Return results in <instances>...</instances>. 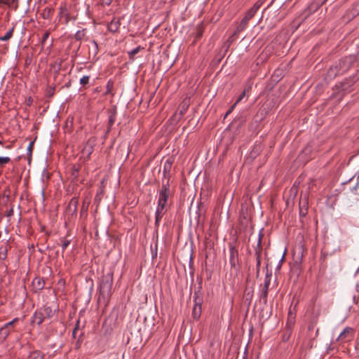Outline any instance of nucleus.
I'll use <instances>...</instances> for the list:
<instances>
[{"instance_id": "43", "label": "nucleus", "mask_w": 359, "mask_h": 359, "mask_svg": "<svg viewBox=\"0 0 359 359\" xmlns=\"http://www.w3.org/2000/svg\"><path fill=\"white\" fill-rule=\"evenodd\" d=\"M11 161L9 157H0V166L3 167L5 164L8 163Z\"/></svg>"}, {"instance_id": "6", "label": "nucleus", "mask_w": 359, "mask_h": 359, "mask_svg": "<svg viewBox=\"0 0 359 359\" xmlns=\"http://www.w3.org/2000/svg\"><path fill=\"white\" fill-rule=\"evenodd\" d=\"M353 63V60L351 57H346L344 58L341 59L339 61V63L337 66H338V69L341 73V74L346 72L351 67Z\"/></svg>"}, {"instance_id": "12", "label": "nucleus", "mask_w": 359, "mask_h": 359, "mask_svg": "<svg viewBox=\"0 0 359 359\" xmlns=\"http://www.w3.org/2000/svg\"><path fill=\"white\" fill-rule=\"evenodd\" d=\"M353 334V329L350 327H346L339 334L338 340L344 341L349 340Z\"/></svg>"}, {"instance_id": "52", "label": "nucleus", "mask_w": 359, "mask_h": 359, "mask_svg": "<svg viewBox=\"0 0 359 359\" xmlns=\"http://www.w3.org/2000/svg\"><path fill=\"white\" fill-rule=\"evenodd\" d=\"M236 106H234V104L230 107V109L226 111L224 117H226L228 115H229L232 111L233 110V109L235 108Z\"/></svg>"}, {"instance_id": "48", "label": "nucleus", "mask_w": 359, "mask_h": 359, "mask_svg": "<svg viewBox=\"0 0 359 359\" xmlns=\"http://www.w3.org/2000/svg\"><path fill=\"white\" fill-rule=\"evenodd\" d=\"M284 260H285V253L282 255L281 259H280L279 263H278V266H276L277 270L280 269V268L282 266V264Z\"/></svg>"}, {"instance_id": "22", "label": "nucleus", "mask_w": 359, "mask_h": 359, "mask_svg": "<svg viewBox=\"0 0 359 359\" xmlns=\"http://www.w3.org/2000/svg\"><path fill=\"white\" fill-rule=\"evenodd\" d=\"M341 74L338 69V66L331 67L327 72V77L330 79L335 78L337 75Z\"/></svg>"}, {"instance_id": "32", "label": "nucleus", "mask_w": 359, "mask_h": 359, "mask_svg": "<svg viewBox=\"0 0 359 359\" xmlns=\"http://www.w3.org/2000/svg\"><path fill=\"white\" fill-rule=\"evenodd\" d=\"M90 79V76H83L82 78H81L80 84L82 86L83 89H87L88 88Z\"/></svg>"}, {"instance_id": "59", "label": "nucleus", "mask_w": 359, "mask_h": 359, "mask_svg": "<svg viewBox=\"0 0 359 359\" xmlns=\"http://www.w3.org/2000/svg\"><path fill=\"white\" fill-rule=\"evenodd\" d=\"M70 86H71L70 82H69V83H67L66 84V86H67V87H69Z\"/></svg>"}, {"instance_id": "54", "label": "nucleus", "mask_w": 359, "mask_h": 359, "mask_svg": "<svg viewBox=\"0 0 359 359\" xmlns=\"http://www.w3.org/2000/svg\"><path fill=\"white\" fill-rule=\"evenodd\" d=\"M0 4L10 6V1L9 0H0Z\"/></svg>"}, {"instance_id": "18", "label": "nucleus", "mask_w": 359, "mask_h": 359, "mask_svg": "<svg viewBox=\"0 0 359 359\" xmlns=\"http://www.w3.org/2000/svg\"><path fill=\"white\" fill-rule=\"evenodd\" d=\"M39 310H42L45 318L48 319L51 318L55 313V309H53L50 306H48L47 304L44 305L43 307L41 308Z\"/></svg>"}, {"instance_id": "13", "label": "nucleus", "mask_w": 359, "mask_h": 359, "mask_svg": "<svg viewBox=\"0 0 359 359\" xmlns=\"http://www.w3.org/2000/svg\"><path fill=\"white\" fill-rule=\"evenodd\" d=\"M45 285V282L42 278L36 277L34 278L32 283V289L34 292H36L39 290L43 289Z\"/></svg>"}, {"instance_id": "39", "label": "nucleus", "mask_w": 359, "mask_h": 359, "mask_svg": "<svg viewBox=\"0 0 359 359\" xmlns=\"http://www.w3.org/2000/svg\"><path fill=\"white\" fill-rule=\"evenodd\" d=\"M203 34V27L202 24L199 25L196 28V39H199L202 37Z\"/></svg>"}, {"instance_id": "8", "label": "nucleus", "mask_w": 359, "mask_h": 359, "mask_svg": "<svg viewBox=\"0 0 359 359\" xmlns=\"http://www.w3.org/2000/svg\"><path fill=\"white\" fill-rule=\"evenodd\" d=\"M271 273H269L268 271L266 272L265 276L264 284L262 290L261 297L263 299L265 303L267 302L268 291L271 283Z\"/></svg>"}, {"instance_id": "3", "label": "nucleus", "mask_w": 359, "mask_h": 359, "mask_svg": "<svg viewBox=\"0 0 359 359\" xmlns=\"http://www.w3.org/2000/svg\"><path fill=\"white\" fill-rule=\"evenodd\" d=\"M166 205L167 202L161 200L160 198L158 199V205L156 208V210L155 212V226L158 227L159 226L160 222L164 215V214L166 212Z\"/></svg>"}, {"instance_id": "47", "label": "nucleus", "mask_w": 359, "mask_h": 359, "mask_svg": "<svg viewBox=\"0 0 359 359\" xmlns=\"http://www.w3.org/2000/svg\"><path fill=\"white\" fill-rule=\"evenodd\" d=\"M34 144V141L31 142L27 147V150H28L29 155L30 157L32 156V152Z\"/></svg>"}, {"instance_id": "51", "label": "nucleus", "mask_w": 359, "mask_h": 359, "mask_svg": "<svg viewBox=\"0 0 359 359\" xmlns=\"http://www.w3.org/2000/svg\"><path fill=\"white\" fill-rule=\"evenodd\" d=\"M13 212H14V210H13V207H11V208H10V210H8L7 211L6 216H7L8 217H11L13 215Z\"/></svg>"}, {"instance_id": "36", "label": "nucleus", "mask_w": 359, "mask_h": 359, "mask_svg": "<svg viewBox=\"0 0 359 359\" xmlns=\"http://www.w3.org/2000/svg\"><path fill=\"white\" fill-rule=\"evenodd\" d=\"M292 328L286 327L285 332L283 334L282 340L283 341H287L291 336Z\"/></svg>"}, {"instance_id": "53", "label": "nucleus", "mask_w": 359, "mask_h": 359, "mask_svg": "<svg viewBox=\"0 0 359 359\" xmlns=\"http://www.w3.org/2000/svg\"><path fill=\"white\" fill-rule=\"evenodd\" d=\"M236 106H234V104L230 107V109L226 111L224 117H226L228 115H229L232 111L233 110V109L235 108Z\"/></svg>"}, {"instance_id": "40", "label": "nucleus", "mask_w": 359, "mask_h": 359, "mask_svg": "<svg viewBox=\"0 0 359 359\" xmlns=\"http://www.w3.org/2000/svg\"><path fill=\"white\" fill-rule=\"evenodd\" d=\"M255 12L252 8H250L246 13L244 16L245 18L248 20L249 21L255 16Z\"/></svg>"}, {"instance_id": "30", "label": "nucleus", "mask_w": 359, "mask_h": 359, "mask_svg": "<svg viewBox=\"0 0 359 359\" xmlns=\"http://www.w3.org/2000/svg\"><path fill=\"white\" fill-rule=\"evenodd\" d=\"M14 29H15V26H13L6 32V34L4 36L0 37V41H8L13 36V32H14Z\"/></svg>"}, {"instance_id": "56", "label": "nucleus", "mask_w": 359, "mask_h": 359, "mask_svg": "<svg viewBox=\"0 0 359 359\" xmlns=\"http://www.w3.org/2000/svg\"><path fill=\"white\" fill-rule=\"evenodd\" d=\"M19 320V318H15L14 319H13L11 321H10L9 323H12V327L14 326V324L15 323H17L18 321Z\"/></svg>"}, {"instance_id": "46", "label": "nucleus", "mask_w": 359, "mask_h": 359, "mask_svg": "<svg viewBox=\"0 0 359 359\" xmlns=\"http://www.w3.org/2000/svg\"><path fill=\"white\" fill-rule=\"evenodd\" d=\"M238 34H236V30H235L234 32L231 34V36L229 38L228 42L232 43L234 40H236V39L237 38V36Z\"/></svg>"}, {"instance_id": "61", "label": "nucleus", "mask_w": 359, "mask_h": 359, "mask_svg": "<svg viewBox=\"0 0 359 359\" xmlns=\"http://www.w3.org/2000/svg\"><path fill=\"white\" fill-rule=\"evenodd\" d=\"M3 144H4L3 142L0 141V145H3Z\"/></svg>"}, {"instance_id": "44", "label": "nucleus", "mask_w": 359, "mask_h": 359, "mask_svg": "<svg viewBox=\"0 0 359 359\" xmlns=\"http://www.w3.org/2000/svg\"><path fill=\"white\" fill-rule=\"evenodd\" d=\"M50 35V32L49 31H46L44 34L43 35V37L41 39V43L42 45H43L45 43V42L46 41V40L48 39V36Z\"/></svg>"}, {"instance_id": "55", "label": "nucleus", "mask_w": 359, "mask_h": 359, "mask_svg": "<svg viewBox=\"0 0 359 359\" xmlns=\"http://www.w3.org/2000/svg\"><path fill=\"white\" fill-rule=\"evenodd\" d=\"M93 44L95 48L94 54L95 55L97 52V43L95 41H93Z\"/></svg>"}, {"instance_id": "26", "label": "nucleus", "mask_w": 359, "mask_h": 359, "mask_svg": "<svg viewBox=\"0 0 359 359\" xmlns=\"http://www.w3.org/2000/svg\"><path fill=\"white\" fill-rule=\"evenodd\" d=\"M8 251V245L6 243L0 246V259L5 260L7 258Z\"/></svg>"}, {"instance_id": "5", "label": "nucleus", "mask_w": 359, "mask_h": 359, "mask_svg": "<svg viewBox=\"0 0 359 359\" xmlns=\"http://www.w3.org/2000/svg\"><path fill=\"white\" fill-rule=\"evenodd\" d=\"M229 262L231 264V268H236L237 264H238L239 259H238V249L233 246V245H229Z\"/></svg>"}, {"instance_id": "9", "label": "nucleus", "mask_w": 359, "mask_h": 359, "mask_svg": "<svg viewBox=\"0 0 359 359\" xmlns=\"http://www.w3.org/2000/svg\"><path fill=\"white\" fill-rule=\"evenodd\" d=\"M95 140H93L92 139H89L85 146L83 147L81 153L83 156H84L85 158L89 159L90 155L93 152V144H94Z\"/></svg>"}, {"instance_id": "15", "label": "nucleus", "mask_w": 359, "mask_h": 359, "mask_svg": "<svg viewBox=\"0 0 359 359\" xmlns=\"http://www.w3.org/2000/svg\"><path fill=\"white\" fill-rule=\"evenodd\" d=\"M59 17L60 19L65 18V23L67 24L69 20H71V18L69 16V13L68 11V8L67 7L66 4L61 5L60 7V11H59Z\"/></svg>"}, {"instance_id": "41", "label": "nucleus", "mask_w": 359, "mask_h": 359, "mask_svg": "<svg viewBox=\"0 0 359 359\" xmlns=\"http://www.w3.org/2000/svg\"><path fill=\"white\" fill-rule=\"evenodd\" d=\"M103 192H104V188L100 187L95 195V201L100 202L101 201L102 195L103 194Z\"/></svg>"}, {"instance_id": "35", "label": "nucleus", "mask_w": 359, "mask_h": 359, "mask_svg": "<svg viewBox=\"0 0 359 359\" xmlns=\"http://www.w3.org/2000/svg\"><path fill=\"white\" fill-rule=\"evenodd\" d=\"M143 48L140 46H137V48L133 49L130 52H128L129 57L130 60H134V57L136 54H137L140 50H142Z\"/></svg>"}, {"instance_id": "24", "label": "nucleus", "mask_w": 359, "mask_h": 359, "mask_svg": "<svg viewBox=\"0 0 359 359\" xmlns=\"http://www.w3.org/2000/svg\"><path fill=\"white\" fill-rule=\"evenodd\" d=\"M248 22L249 20L243 18L236 28V34H240L241 32L245 30L248 27Z\"/></svg>"}, {"instance_id": "58", "label": "nucleus", "mask_w": 359, "mask_h": 359, "mask_svg": "<svg viewBox=\"0 0 359 359\" xmlns=\"http://www.w3.org/2000/svg\"><path fill=\"white\" fill-rule=\"evenodd\" d=\"M46 234L48 236H49L50 235V231H46Z\"/></svg>"}, {"instance_id": "2", "label": "nucleus", "mask_w": 359, "mask_h": 359, "mask_svg": "<svg viewBox=\"0 0 359 359\" xmlns=\"http://www.w3.org/2000/svg\"><path fill=\"white\" fill-rule=\"evenodd\" d=\"M306 252V248L304 244L302 242L299 243L293 250V260L296 265H301L303 262L304 253Z\"/></svg>"}, {"instance_id": "64", "label": "nucleus", "mask_w": 359, "mask_h": 359, "mask_svg": "<svg viewBox=\"0 0 359 359\" xmlns=\"http://www.w3.org/2000/svg\"><path fill=\"white\" fill-rule=\"evenodd\" d=\"M84 212V209H83V208H82V209H81V212Z\"/></svg>"}, {"instance_id": "14", "label": "nucleus", "mask_w": 359, "mask_h": 359, "mask_svg": "<svg viewBox=\"0 0 359 359\" xmlns=\"http://www.w3.org/2000/svg\"><path fill=\"white\" fill-rule=\"evenodd\" d=\"M13 331V327H12V323H7L0 329V335L3 337V339L5 340Z\"/></svg>"}, {"instance_id": "63", "label": "nucleus", "mask_w": 359, "mask_h": 359, "mask_svg": "<svg viewBox=\"0 0 359 359\" xmlns=\"http://www.w3.org/2000/svg\"><path fill=\"white\" fill-rule=\"evenodd\" d=\"M45 228L44 226L41 228V231H44Z\"/></svg>"}, {"instance_id": "21", "label": "nucleus", "mask_w": 359, "mask_h": 359, "mask_svg": "<svg viewBox=\"0 0 359 359\" xmlns=\"http://www.w3.org/2000/svg\"><path fill=\"white\" fill-rule=\"evenodd\" d=\"M79 205V198L77 197H73L69 203L68 210L72 214H75L77 212V207Z\"/></svg>"}, {"instance_id": "50", "label": "nucleus", "mask_w": 359, "mask_h": 359, "mask_svg": "<svg viewBox=\"0 0 359 359\" xmlns=\"http://www.w3.org/2000/svg\"><path fill=\"white\" fill-rule=\"evenodd\" d=\"M115 121V117L114 115H111L109 118V127H111Z\"/></svg>"}, {"instance_id": "45", "label": "nucleus", "mask_w": 359, "mask_h": 359, "mask_svg": "<svg viewBox=\"0 0 359 359\" xmlns=\"http://www.w3.org/2000/svg\"><path fill=\"white\" fill-rule=\"evenodd\" d=\"M238 34H236V30H235L234 32L231 34V36L229 38L228 42L232 43L234 40H236V39L237 38V36Z\"/></svg>"}, {"instance_id": "7", "label": "nucleus", "mask_w": 359, "mask_h": 359, "mask_svg": "<svg viewBox=\"0 0 359 359\" xmlns=\"http://www.w3.org/2000/svg\"><path fill=\"white\" fill-rule=\"evenodd\" d=\"M170 195V183H168V182H164V180H162V186L161 189L159 191L158 198L168 203V200L169 198Z\"/></svg>"}, {"instance_id": "62", "label": "nucleus", "mask_w": 359, "mask_h": 359, "mask_svg": "<svg viewBox=\"0 0 359 359\" xmlns=\"http://www.w3.org/2000/svg\"><path fill=\"white\" fill-rule=\"evenodd\" d=\"M6 148L10 149L11 148V145L7 146Z\"/></svg>"}, {"instance_id": "38", "label": "nucleus", "mask_w": 359, "mask_h": 359, "mask_svg": "<svg viewBox=\"0 0 359 359\" xmlns=\"http://www.w3.org/2000/svg\"><path fill=\"white\" fill-rule=\"evenodd\" d=\"M55 91V86H48L46 90V95L48 97H52Z\"/></svg>"}, {"instance_id": "28", "label": "nucleus", "mask_w": 359, "mask_h": 359, "mask_svg": "<svg viewBox=\"0 0 359 359\" xmlns=\"http://www.w3.org/2000/svg\"><path fill=\"white\" fill-rule=\"evenodd\" d=\"M201 313H202V306H194L193 310H192V316H193L194 318L198 320L201 317Z\"/></svg>"}, {"instance_id": "31", "label": "nucleus", "mask_w": 359, "mask_h": 359, "mask_svg": "<svg viewBox=\"0 0 359 359\" xmlns=\"http://www.w3.org/2000/svg\"><path fill=\"white\" fill-rule=\"evenodd\" d=\"M251 90V86H248L245 88L242 93L238 96L236 101L234 103V106H236L245 97L246 93H248Z\"/></svg>"}, {"instance_id": "20", "label": "nucleus", "mask_w": 359, "mask_h": 359, "mask_svg": "<svg viewBox=\"0 0 359 359\" xmlns=\"http://www.w3.org/2000/svg\"><path fill=\"white\" fill-rule=\"evenodd\" d=\"M194 306H202V304L203 302V294L201 292V287H199L197 291L194 292Z\"/></svg>"}, {"instance_id": "42", "label": "nucleus", "mask_w": 359, "mask_h": 359, "mask_svg": "<svg viewBox=\"0 0 359 359\" xmlns=\"http://www.w3.org/2000/svg\"><path fill=\"white\" fill-rule=\"evenodd\" d=\"M265 0H258L255 4L254 6L251 8L252 10H254V11L255 13H257V11L259 10V8L262 6V5L263 4V3L264 2Z\"/></svg>"}, {"instance_id": "11", "label": "nucleus", "mask_w": 359, "mask_h": 359, "mask_svg": "<svg viewBox=\"0 0 359 359\" xmlns=\"http://www.w3.org/2000/svg\"><path fill=\"white\" fill-rule=\"evenodd\" d=\"M44 313L42 310H36L32 318L31 323H36L38 325H41L45 320Z\"/></svg>"}, {"instance_id": "57", "label": "nucleus", "mask_w": 359, "mask_h": 359, "mask_svg": "<svg viewBox=\"0 0 359 359\" xmlns=\"http://www.w3.org/2000/svg\"><path fill=\"white\" fill-rule=\"evenodd\" d=\"M78 173H79V169L75 168V169L74 170V172H73V175H78Z\"/></svg>"}, {"instance_id": "27", "label": "nucleus", "mask_w": 359, "mask_h": 359, "mask_svg": "<svg viewBox=\"0 0 359 359\" xmlns=\"http://www.w3.org/2000/svg\"><path fill=\"white\" fill-rule=\"evenodd\" d=\"M53 11H54L53 8L46 7L43 10L41 15L43 19H50V18H51V17L53 14Z\"/></svg>"}, {"instance_id": "33", "label": "nucleus", "mask_w": 359, "mask_h": 359, "mask_svg": "<svg viewBox=\"0 0 359 359\" xmlns=\"http://www.w3.org/2000/svg\"><path fill=\"white\" fill-rule=\"evenodd\" d=\"M318 8H319V4H318V3H312V4H311L308 6V8H307V9H306V12H307V13H308V15H309V14H311V13H313V12L316 11L318 9Z\"/></svg>"}, {"instance_id": "49", "label": "nucleus", "mask_w": 359, "mask_h": 359, "mask_svg": "<svg viewBox=\"0 0 359 359\" xmlns=\"http://www.w3.org/2000/svg\"><path fill=\"white\" fill-rule=\"evenodd\" d=\"M79 321L78 320L77 321V323L74 327V329L73 330V332H72V337L75 339L76 337V332H77V330H79Z\"/></svg>"}, {"instance_id": "1", "label": "nucleus", "mask_w": 359, "mask_h": 359, "mask_svg": "<svg viewBox=\"0 0 359 359\" xmlns=\"http://www.w3.org/2000/svg\"><path fill=\"white\" fill-rule=\"evenodd\" d=\"M113 285V274L107 273L101 278L100 284V297L104 299H108L111 294V288Z\"/></svg>"}, {"instance_id": "10", "label": "nucleus", "mask_w": 359, "mask_h": 359, "mask_svg": "<svg viewBox=\"0 0 359 359\" xmlns=\"http://www.w3.org/2000/svg\"><path fill=\"white\" fill-rule=\"evenodd\" d=\"M262 252V236H261V235H259L257 248H255V256H256V261H257L256 267H257V271L259 270V267L261 266Z\"/></svg>"}, {"instance_id": "17", "label": "nucleus", "mask_w": 359, "mask_h": 359, "mask_svg": "<svg viewBox=\"0 0 359 359\" xmlns=\"http://www.w3.org/2000/svg\"><path fill=\"white\" fill-rule=\"evenodd\" d=\"M121 25L120 20L116 18H114L108 24V30L111 32L115 33L116 32Z\"/></svg>"}, {"instance_id": "60", "label": "nucleus", "mask_w": 359, "mask_h": 359, "mask_svg": "<svg viewBox=\"0 0 359 359\" xmlns=\"http://www.w3.org/2000/svg\"><path fill=\"white\" fill-rule=\"evenodd\" d=\"M95 91H96V92H100V90L98 89V88H96L95 89Z\"/></svg>"}, {"instance_id": "4", "label": "nucleus", "mask_w": 359, "mask_h": 359, "mask_svg": "<svg viewBox=\"0 0 359 359\" xmlns=\"http://www.w3.org/2000/svg\"><path fill=\"white\" fill-rule=\"evenodd\" d=\"M174 162V158L172 156H170L167 158V160L165 161L163 165V180L164 182H168V183L170 182V170L172 165V163Z\"/></svg>"}, {"instance_id": "29", "label": "nucleus", "mask_w": 359, "mask_h": 359, "mask_svg": "<svg viewBox=\"0 0 359 359\" xmlns=\"http://www.w3.org/2000/svg\"><path fill=\"white\" fill-rule=\"evenodd\" d=\"M113 89H114V81L112 80L109 79L107 83L106 91L104 93V95H111L113 96L114 95Z\"/></svg>"}, {"instance_id": "16", "label": "nucleus", "mask_w": 359, "mask_h": 359, "mask_svg": "<svg viewBox=\"0 0 359 359\" xmlns=\"http://www.w3.org/2000/svg\"><path fill=\"white\" fill-rule=\"evenodd\" d=\"M299 215L300 217H305L308 213V199L304 198L303 199H300L299 201Z\"/></svg>"}, {"instance_id": "34", "label": "nucleus", "mask_w": 359, "mask_h": 359, "mask_svg": "<svg viewBox=\"0 0 359 359\" xmlns=\"http://www.w3.org/2000/svg\"><path fill=\"white\" fill-rule=\"evenodd\" d=\"M86 35V29L79 30L74 35V38L76 41H81Z\"/></svg>"}, {"instance_id": "19", "label": "nucleus", "mask_w": 359, "mask_h": 359, "mask_svg": "<svg viewBox=\"0 0 359 359\" xmlns=\"http://www.w3.org/2000/svg\"><path fill=\"white\" fill-rule=\"evenodd\" d=\"M189 107V100L184 99L179 106V118H181L184 114L187 112Z\"/></svg>"}, {"instance_id": "37", "label": "nucleus", "mask_w": 359, "mask_h": 359, "mask_svg": "<svg viewBox=\"0 0 359 359\" xmlns=\"http://www.w3.org/2000/svg\"><path fill=\"white\" fill-rule=\"evenodd\" d=\"M60 241L62 243V252H64L70 244L71 240L68 239L67 237H65L61 238Z\"/></svg>"}, {"instance_id": "23", "label": "nucleus", "mask_w": 359, "mask_h": 359, "mask_svg": "<svg viewBox=\"0 0 359 359\" xmlns=\"http://www.w3.org/2000/svg\"><path fill=\"white\" fill-rule=\"evenodd\" d=\"M294 322H295V313L293 312L291 309H290V310L288 311L286 327L292 328V327L294 324Z\"/></svg>"}, {"instance_id": "25", "label": "nucleus", "mask_w": 359, "mask_h": 359, "mask_svg": "<svg viewBox=\"0 0 359 359\" xmlns=\"http://www.w3.org/2000/svg\"><path fill=\"white\" fill-rule=\"evenodd\" d=\"M44 357L45 354L43 353L41 351L35 350L29 353L28 359H44Z\"/></svg>"}]
</instances>
